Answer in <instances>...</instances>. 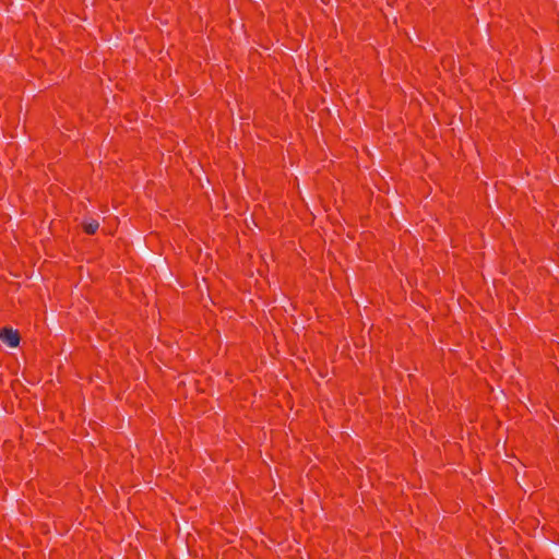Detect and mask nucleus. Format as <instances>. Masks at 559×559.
<instances>
[{
  "label": "nucleus",
  "mask_w": 559,
  "mask_h": 559,
  "mask_svg": "<svg viewBox=\"0 0 559 559\" xmlns=\"http://www.w3.org/2000/svg\"><path fill=\"white\" fill-rule=\"evenodd\" d=\"M0 338L10 347H16L20 343V335L17 331H14L10 328H3L0 330Z\"/></svg>",
  "instance_id": "nucleus-1"
},
{
  "label": "nucleus",
  "mask_w": 559,
  "mask_h": 559,
  "mask_svg": "<svg viewBox=\"0 0 559 559\" xmlns=\"http://www.w3.org/2000/svg\"><path fill=\"white\" fill-rule=\"evenodd\" d=\"M98 222L96 221H91V222H85L83 224V228H84V231L88 235H93L96 233V230L98 229Z\"/></svg>",
  "instance_id": "nucleus-2"
}]
</instances>
